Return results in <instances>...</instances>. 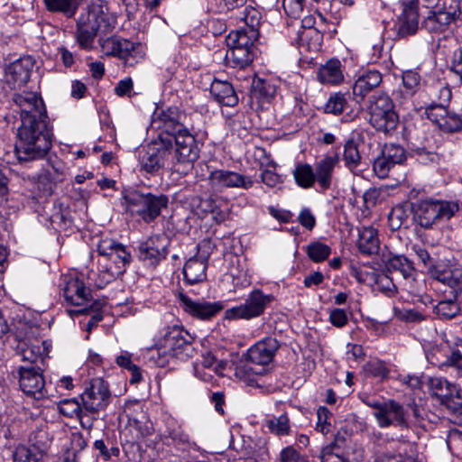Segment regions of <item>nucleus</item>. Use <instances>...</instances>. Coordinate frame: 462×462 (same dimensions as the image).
<instances>
[{
    "label": "nucleus",
    "instance_id": "1",
    "mask_svg": "<svg viewBox=\"0 0 462 462\" xmlns=\"http://www.w3.org/2000/svg\"><path fill=\"white\" fill-rule=\"evenodd\" d=\"M20 108L21 125L17 129L15 153L20 162L44 158L52 146V130L40 93L26 88L13 97Z\"/></svg>",
    "mask_w": 462,
    "mask_h": 462
},
{
    "label": "nucleus",
    "instance_id": "2",
    "mask_svg": "<svg viewBox=\"0 0 462 462\" xmlns=\"http://www.w3.org/2000/svg\"><path fill=\"white\" fill-rule=\"evenodd\" d=\"M193 337L179 326L168 328L149 351V360L159 367H165L171 359L188 360L195 354Z\"/></svg>",
    "mask_w": 462,
    "mask_h": 462
},
{
    "label": "nucleus",
    "instance_id": "3",
    "mask_svg": "<svg viewBox=\"0 0 462 462\" xmlns=\"http://www.w3.org/2000/svg\"><path fill=\"white\" fill-rule=\"evenodd\" d=\"M126 210L132 215H138L145 223H151L157 218L163 208L168 205L165 195L141 193L132 191L124 196Z\"/></svg>",
    "mask_w": 462,
    "mask_h": 462
},
{
    "label": "nucleus",
    "instance_id": "4",
    "mask_svg": "<svg viewBox=\"0 0 462 462\" xmlns=\"http://www.w3.org/2000/svg\"><path fill=\"white\" fill-rule=\"evenodd\" d=\"M455 202L426 199L414 206V220L424 228H430L442 219H450L458 211Z\"/></svg>",
    "mask_w": 462,
    "mask_h": 462
},
{
    "label": "nucleus",
    "instance_id": "5",
    "mask_svg": "<svg viewBox=\"0 0 462 462\" xmlns=\"http://www.w3.org/2000/svg\"><path fill=\"white\" fill-rule=\"evenodd\" d=\"M367 109L369 122L377 131L387 134L397 128L399 116L388 96L383 93L371 96Z\"/></svg>",
    "mask_w": 462,
    "mask_h": 462
},
{
    "label": "nucleus",
    "instance_id": "6",
    "mask_svg": "<svg viewBox=\"0 0 462 462\" xmlns=\"http://www.w3.org/2000/svg\"><path fill=\"white\" fill-rule=\"evenodd\" d=\"M165 138L172 140L171 162L178 167L177 171L186 173L199 155L194 136L185 129L174 135H165Z\"/></svg>",
    "mask_w": 462,
    "mask_h": 462
},
{
    "label": "nucleus",
    "instance_id": "7",
    "mask_svg": "<svg viewBox=\"0 0 462 462\" xmlns=\"http://www.w3.org/2000/svg\"><path fill=\"white\" fill-rule=\"evenodd\" d=\"M105 21V12L99 4H91L77 21L76 40L79 47L91 50L101 23Z\"/></svg>",
    "mask_w": 462,
    "mask_h": 462
},
{
    "label": "nucleus",
    "instance_id": "8",
    "mask_svg": "<svg viewBox=\"0 0 462 462\" xmlns=\"http://www.w3.org/2000/svg\"><path fill=\"white\" fill-rule=\"evenodd\" d=\"M427 8H430L428 16L423 21V27L431 32H441L461 14L459 3L457 0H443L442 5L439 0H421Z\"/></svg>",
    "mask_w": 462,
    "mask_h": 462
},
{
    "label": "nucleus",
    "instance_id": "9",
    "mask_svg": "<svg viewBox=\"0 0 462 462\" xmlns=\"http://www.w3.org/2000/svg\"><path fill=\"white\" fill-rule=\"evenodd\" d=\"M172 140L160 135L156 140L143 147L139 152L141 168L148 173H154L171 162Z\"/></svg>",
    "mask_w": 462,
    "mask_h": 462
},
{
    "label": "nucleus",
    "instance_id": "10",
    "mask_svg": "<svg viewBox=\"0 0 462 462\" xmlns=\"http://www.w3.org/2000/svg\"><path fill=\"white\" fill-rule=\"evenodd\" d=\"M439 90V104H431L426 110L428 118L445 133H456L462 131V118L448 113L446 105L451 98V88H434Z\"/></svg>",
    "mask_w": 462,
    "mask_h": 462
},
{
    "label": "nucleus",
    "instance_id": "11",
    "mask_svg": "<svg viewBox=\"0 0 462 462\" xmlns=\"http://www.w3.org/2000/svg\"><path fill=\"white\" fill-rule=\"evenodd\" d=\"M111 398L108 383L100 377L90 380L80 394L84 409L90 416H95L96 420L99 412L105 411L109 405Z\"/></svg>",
    "mask_w": 462,
    "mask_h": 462
},
{
    "label": "nucleus",
    "instance_id": "12",
    "mask_svg": "<svg viewBox=\"0 0 462 462\" xmlns=\"http://www.w3.org/2000/svg\"><path fill=\"white\" fill-rule=\"evenodd\" d=\"M273 300V295L265 294L259 289L253 290L243 304L226 310L225 318L249 320L260 317Z\"/></svg>",
    "mask_w": 462,
    "mask_h": 462
},
{
    "label": "nucleus",
    "instance_id": "13",
    "mask_svg": "<svg viewBox=\"0 0 462 462\" xmlns=\"http://www.w3.org/2000/svg\"><path fill=\"white\" fill-rule=\"evenodd\" d=\"M97 252L100 256L98 260L104 264H110L112 270H116L122 274L126 266L130 263L131 255L124 245L111 238H106L99 242Z\"/></svg>",
    "mask_w": 462,
    "mask_h": 462
},
{
    "label": "nucleus",
    "instance_id": "14",
    "mask_svg": "<svg viewBox=\"0 0 462 462\" xmlns=\"http://www.w3.org/2000/svg\"><path fill=\"white\" fill-rule=\"evenodd\" d=\"M19 386L24 394L36 400L48 396L42 370L35 365H22L18 370Z\"/></svg>",
    "mask_w": 462,
    "mask_h": 462
},
{
    "label": "nucleus",
    "instance_id": "15",
    "mask_svg": "<svg viewBox=\"0 0 462 462\" xmlns=\"http://www.w3.org/2000/svg\"><path fill=\"white\" fill-rule=\"evenodd\" d=\"M169 245V238L165 235L151 236L140 244L138 256L141 261L156 265L166 258Z\"/></svg>",
    "mask_w": 462,
    "mask_h": 462
},
{
    "label": "nucleus",
    "instance_id": "16",
    "mask_svg": "<svg viewBox=\"0 0 462 462\" xmlns=\"http://www.w3.org/2000/svg\"><path fill=\"white\" fill-rule=\"evenodd\" d=\"M35 63L34 58L30 55L20 57L11 62L5 69V82L18 87L24 86L30 79Z\"/></svg>",
    "mask_w": 462,
    "mask_h": 462
},
{
    "label": "nucleus",
    "instance_id": "17",
    "mask_svg": "<svg viewBox=\"0 0 462 462\" xmlns=\"http://www.w3.org/2000/svg\"><path fill=\"white\" fill-rule=\"evenodd\" d=\"M179 300L180 307L187 314L200 320L210 319L223 309V305L219 301L193 300L183 293L179 294Z\"/></svg>",
    "mask_w": 462,
    "mask_h": 462
},
{
    "label": "nucleus",
    "instance_id": "18",
    "mask_svg": "<svg viewBox=\"0 0 462 462\" xmlns=\"http://www.w3.org/2000/svg\"><path fill=\"white\" fill-rule=\"evenodd\" d=\"M208 180L210 185L214 188H241L248 189L254 185V180L251 177L226 170L211 171Z\"/></svg>",
    "mask_w": 462,
    "mask_h": 462
},
{
    "label": "nucleus",
    "instance_id": "19",
    "mask_svg": "<svg viewBox=\"0 0 462 462\" xmlns=\"http://www.w3.org/2000/svg\"><path fill=\"white\" fill-rule=\"evenodd\" d=\"M429 387L431 393L439 398L454 412L462 413V402L454 401L453 394L457 393V386L441 377H432L429 380Z\"/></svg>",
    "mask_w": 462,
    "mask_h": 462
},
{
    "label": "nucleus",
    "instance_id": "20",
    "mask_svg": "<svg viewBox=\"0 0 462 462\" xmlns=\"http://www.w3.org/2000/svg\"><path fill=\"white\" fill-rule=\"evenodd\" d=\"M182 114L177 107H169L166 110H156L152 118V125L155 128H162L166 135H174L185 130L180 120Z\"/></svg>",
    "mask_w": 462,
    "mask_h": 462
},
{
    "label": "nucleus",
    "instance_id": "21",
    "mask_svg": "<svg viewBox=\"0 0 462 462\" xmlns=\"http://www.w3.org/2000/svg\"><path fill=\"white\" fill-rule=\"evenodd\" d=\"M402 12L398 18L397 33L404 38L414 34L419 27L418 0H403Z\"/></svg>",
    "mask_w": 462,
    "mask_h": 462
},
{
    "label": "nucleus",
    "instance_id": "22",
    "mask_svg": "<svg viewBox=\"0 0 462 462\" xmlns=\"http://www.w3.org/2000/svg\"><path fill=\"white\" fill-rule=\"evenodd\" d=\"M66 177V167L59 162L44 169L37 177L36 186L43 195H51L54 187L62 182Z\"/></svg>",
    "mask_w": 462,
    "mask_h": 462
},
{
    "label": "nucleus",
    "instance_id": "23",
    "mask_svg": "<svg viewBox=\"0 0 462 462\" xmlns=\"http://www.w3.org/2000/svg\"><path fill=\"white\" fill-rule=\"evenodd\" d=\"M278 348L279 343L275 338L265 337L248 349V359L252 364L268 365L273 360Z\"/></svg>",
    "mask_w": 462,
    "mask_h": 462
},
{
    "label": "nucleus",
    "instance_id": "24",
    "mask_svg": "<svg viewBox=\"0 0 462 462\" xmlns=\"http://www.w3.org/2000/svg\"><path fill=\"white\" fill-rule=\"evenodd\" d=\"M65 300L72 305L80 306L90 300V291L78 277H66L62 286Z\"/></svg>",
    "mask_w": 462,
    "mask_h": 462
},
{
    "label": "nucleus",
    "instance_id": "25",
    "mask_svg": "<svg viewBox=\"0 0 462 462\" xmlns=\"http://www.w3.org/2000/svg\"><path fill=\"white\" fill-rule=\"evenodd\" d=\"M59 411L64 416L76 417L80 426L86 430H91L96 420L95 416H90L84 409L82 402L79 403L77 399H65L59 402Z\"/></svg>",
    "mask_w": 462,
    "mask_h": 462
},
{
    "label": "nucleus",
    "instance_id": "26",
    "mask_svg": "<svg viewBox=\"0 0 462 462\" xmlns=\"http://www.w3.org/2000/svg\"><path fill=\"white\" fill-rule=\"evenodd\" d=\"M376 422L380 428H387L391 425L408 426L403 407L393 400L386 401L382 416L379 417Z\"/></svg>",
    "mask_w": 462,
    "mask_h": 462
},
{
    "label": "nucleus",
    "instance_id": "27",
    "mask_svg": "<svg viewBox=\"0 0 462 462\" xmlns=\"http://www.w3.org/2000/svg\"><path fill=\"white\" fill-rule=\"evenodd\" d=\"M447 346L440 345L428 354V359L434 365L452 366L462 372V355L458 350L448 351Z\"/></svg>",
    "mask_w": 462,
    "mask_h": 462
},
{
    "label": "nucleus",
    "instance_id": "28",
    "mask_svg": "<svg viewBox=\"0 0 462 462\" xmlns=\"http://www.w3.org/2000/svg\"><path fill=\"white\" fill-rule=\"evenodd\" d=\"M356 247L358 251L365 255L377 254L380 248L377 229L371 226L361 227L358 231Z\"/></svg>",
    "mask_w": 462,
    "mask_h": 462
},
{
    "label": "nucleus",
    "instance_id": "29",
    "mask_svg": "<svg viewBox=\"0 0 462 462\" xmlns=\"http://www.w3.org/2000/svg\"><path fill=\"white\" fill-rule=\"evenodd\" d=\"M18 354L23 361H27L28 365H37L39 361L42 362L48 355V346L44 341L34 339L29 345L21 343L18 346Z\"/></svg>",
    "mask_w": 462,
    "mask_h": 462
},
{
    "label": "nucleus",
    "instance_id": "30",
    "mask_svg": "<svg viewBox=\"0 0 462 462\" xmlns=\"http://www.w3.org/2000/svg\"><path fill=\"white\" fill-rule=\"evenodd\" d=\"M207 269V257H191L185 263L183 275L188 283H199L206 280Z\"/></svg>",
    "mask_w": 462,
    "mask_h": 462
},
{
    "label": "nucleus",
    "instance_id": "31",
    "mask_svg": "<svg viewBox=\"0 0 462 462\" xmlns=\"http://www.w3.org/2000/svg\"><path fill=\"white\" fill-rule=\"evenodd\" d=\"M338 162L337 156H325L315 164L316 181L322 190H327L332 183L333 171Z\"/></svg>",
    "mask_w": 462,
    "mask_h": 462
},
{
    "label": "nucleus",
    "instance_id": "32",
    "mask_svg": "<svg viewBox=\"0 0 462 462\" xmlns=\"http://www.w3.org/2000/svg\"><path fill=\"white\" fill-rule=\"evenodd\" d=\"M258 31L255 28H245L231 32L226 39L227 47L243 48L253 51L254 42L258 38Z\"/></svg>",
    "mask_w": 462,
    "mask_h": 462
},
{
    "label": "nucleus",
    "instance_id": "33",
    "mask_svg": "<svg viewBox=\"0 0 462 462\" xmlns=\"http://www.w3.org/2000/svg\"><path fill=\"white\" fill-rule=\"evenodd\" d=\"M318 79L321 84L339 85L344 81L341 63L337 59L329 60L318 71Z\"/></svg>",
    "mask_w": 462,
    "mask_h": 462
},
{
    "label": "nucleus",
    "instance_id": "34",
    "mask_svg": "<svg viewBox=\"0 0 462 462\" xmlns=\"http://www.w3.org/2000/svg\"><path fill=\"white\" fill-rule=\"evenodd\" d=\"M120 274L116 270H112L110 264H104L98 261V272L90 271L87 274L88 285L98 289L104 288Z\"/></svg>",
    "mask_w": 462,
    "mask_h": 462
},
{
    "label": "nucleus",
    "instance_id": "35",
    "mask_svg": "<svg viewBox=\"0 0 462 462\" xmlns=\"http://www.w3.org/2000/svg\"><path fill=\"white\" fill-rule=\"evenodd\" d=\"M254 51L243 48L228 47L225 56L226 64L231 68L243 69L254 60Z\"/></svg>",
    "mask_w": 462,
    "mask_h": 462
},
{
    "label": "nucleus",
    "instance_id": "36",
    "mask_svg": "<svg viewBox=\"0 0 462 462\" xmlns=\"http://www.w3.org/2000/svg\"><path fill=\"white\" fill-rule=\"evenodd\" d=\"M46 9L51 13L62 14L72 18L84 0H43Z\"/></svg>",
    "mask_w": 462,
    "mask_h": 462
},
{
    "label": "nucleus",
    "instance_id": "37",
    "mask_svg": "<svg viewBox=\"0 0 462 462\" xmlns=\"http://www.w3.org/2000/svg\"><path fill=\"white\" fill-rule=\"evenodd\" d=\"M145 55V50L140 42H133L127 40L119 59L124 61L125 65L133 67L142 62Z\"/></svg>",
    "mask_w": 462,
    "mask_h": 462
},
{
    "label": "nucleus",
    "instance_id": "38",
    "mask_svg": "<svg viewBox=\"0 0 462 462\" xmlns=\"http://www.w3.org/2000/svg\"><path fill=\"white\" fill-rule=\"evenodd\" d=\"M296 184L302 189H310L316 182L314 169L308 163L298 164L292 172Z\"/></svg>",
    "mask_w": 462,
    "mask_h": 462
},
{
    "label": "nucleus",
    "instance_id": "39",
    "mask_svg": "<svg viewBox=\"0 0 462 462\" xmlns=\"http://www.w3.org/2000/svg\"><path fill=\"white\" fill-rule=\"evenodd\" d=\"M436 279L456 291H462V267L452 266L449 269L439 272Z\"/></svg>",
    "mask_w": 462,
    "mask_h": 462
},
{
    "label": "nucleus",
    "instance_id": "40",
    "mask_svg": "<svg viewBox=\"0 0 462 462\" xmlns=\"http://www.w3.org/2000/svg\"><path fill=\"white\" fill-rule=\"evenodd\" d=\"M387 268L390 272L400 273L404 279L411 278L415 272L411 262L402 255L391 257L387 262Z\"/></svg>",
    "mask_w": 462,
    "mask_h": 462
},
{
    "label": "nucleus",
    "instance_id": "41",
    "mask_svg": "<svg viewBox=\"0 0 462 462\" xmlns=\"http://www.w3.org/2000/svg\"><path fill=\"white\" fill-rule=\"evenodd\" d=\"M265 426L271 433L276 436H286L291 432V424L287 413L266 420Z\"/></svg>",
    "mask_w": 462,
    "mask_h": 462
},
{
    "label": "nucleus",
    "instance_id": "42",
    "mask_svg": "<svg viewBox=\"0 0 462 462\" xmlns=\"http://www.w3.org/2000/svg\"><path fill=\"white\" fill-rule=\"evenodd\" d=\"M210 93L215 100L223 106H234L239 101L235 88H210Z\"/></svg>",
    "mask_w": 462,
    "mask_h": 462
},
{
    "label": "nucleus",
    "instance_id": "43",
    "mask_svg": "<svg viewBox=\"0 0 462 462\" xmlns=\"http://www.w3.org/2000/svg\"><path fill=\"white\" fill-rule=\"evenodd\" d=\"M126 41V39L116 36L106 38L100 44L101 50L105 55L115 56L119 59Z\"/></svg>",
    "mask_w": 462,
    "mask_h": 462
},
{
    "label": "nucleus",
    "instance_id": "44",
    "mask_svg": "<svg viewBox=\"0 0 462 462\" xmlns=\"http://www.w3.org/2000/svg\"><path fill=\"white\" fill-rule=\"evenodd\" d=\"M331 249L321 242H313L307 246L308 256L316 263L325 261L330 254Z\"/></svg>",
    "mask_w": 462,
    "mask_h": 462
},
{
    "label": "nucleus",
    "instance_id": "45",
    "mask_svg": "<svg viewBox=\"0 0 462 462\" xmlns=\"http://www.w3.org/2000/svg\"><path fill=\"white\" fill-rule=\"evenodd\" d=\"M365 374L369 376L384 380L389 375V369L385 362L374 359L366 363L364 366Z\"/></svg>",
    "mask_w": 462,
    "mask_h": 462
},
{
    "label": "nucleus",
    "instance_id": "46",
    "mask_svg": "<svg viewBox=\"0 0 462 462\" xmlns=\"http://www.w3.org/2000/svg\"><path fill=\"white\" fill-rule=\"evenodd\" d=\"M344 160L346 166L350 170L356 168L360 162L361 156L353 140H348L344 146Z\"/></svg>",
    "mask_w": 462,
    "mask_h": 462
},
{
    "label": "nucleus",
    "instance_id": "47",
    "mask_svg": "<svg viewBox=\"0 0 462 462\" xmlns=\"http://www.w3.org/2000/svg\"><path fill=\"white\" fill-rule=\"evenodd\" d=\"M434 309L437 315L448 319L454 318L460 310L457 302L452 300H441Z\"/></svg>",
    "mask_w": 462,
    "mask_h": 462
},
{
    "label": "nucleus",
    "instance_id": "48",
    "mask_svg": "<svg viewBox=\"0 0 462 462\" xmlns=\"http://www.w3.org/2000/svg\"><path fill=\"white\" fill-rule=\"evenodd\" d=\"M382 154L390 161L393 166L402 163L406 159L404 149L394 143L385 144Z\"/></svg>",
    "mask_w": 462,
    "mask_h": 462
},
{
    "label": "nucleus",
    "instance_id": "49",
    "mask_svg": "<svg viewBox=\"0 0 462 462\" xmlns=\"http://www.w3.org/2000/svg\"><path fill=\"white\" fill-rule=\"evenodd\" d=\"M381 82V73L377 70H370L359 76L354 87H379Z\"/></svg>",
    "mask_w": 462,
    "mask_h": 462
},
{
    "label": "nucleus",
    "instance_id": "50",
    "mask_svg": "<svg viewBox=\"0 0 462 462\" xmlns=\"http://www.w3.org/2000/svg\"><path fill=\"white\" fill-rule=\"evenodd\" d=\"M394 316L405 322H419L425 319L424 315L414 309L393 308Z\"/></svg>",
    "mask_w": 462,
    "mask_h": 462
},
{
    "label": "nucleus",
    "instance_id": "51",
    "mask_svg": "<svg viewBox=\"0 0 462 462\" xmlns=\"http://www.w3.org/2000/svg\"><path fill=\"white\" fill-rule=\"evenodd\" d=\"M200 367L220 374L224 370L226 364L222 361H217L211 353H207L203 356L200 363H197Z\"/></svg>",
    "mask_w": 462,
    "mask_h": 462
},
{
    "label": "nucleus",
    "instance_id": "52",
    "mask_svg": "<svg viewBox=\"0 0 462 462\" xmlns=\"http://www.w3.org/2000/svg\"><path fill=\"white\" fill-rule=\"evenodd\" d=\"M282 8L285 14L293 18H300L304 7L305 0H282Z\"/></svg>",
    "mask_w": 462,
    "mask_h": 462
},
{
    "label": "nucleus",
    "instance_id": "53",
    "mask_svg": "<svg viewBox=\"0 0 462 462\" xmlns=\"http://www.w3.org/2000/svg\"><path fill=\"white\" fill-rule=\"evenodd\" d=\"M318 420L316 430L322 434H328L331 430V423L328 421L330 412L326 407H319L317 411Z\"/></svg>",
    "mask_w": 462,
    "mask_h": 462
},
{
    "label": "nucleus",
    "instance_id": "54",
    "mask_svg": "<svg viewBox=\"0 0 462 462\" xmlns=\"http://www.w3.org/2000/svg\"><path fill=\"white\" fill-rule=\"evenodd\" d=\"M230 213V207L226 200H224L222 199H218V202L217 203V207L213 208V210L211 211L212 218L217 223H222L226 219L228 218Z\"/></svg>",
    "mask_w": 462,
    "mask_h": 462
},
{
    "label": "nucleus",
    "instance_id": "55",
    "mask_svg": "<svg viewBox=\"0 0 462 462\" xmlns=\"http://www.w3.org/2000/svg\"><path fill=\"white\" fill-rule=\"evenodd\" d=\"M263 372V368L260 371H253V367L250 364H245L244 365L237 366L236 369V376L240 380L247 383H253L254 382V376L257 374H262Z\"/></svg>",
    "mask_w": 462,
    "mask_h": 462
},
{
    "label": "nucleus",
    "instance_id": "56",
    "mask_svg": "<svg viewBox=\"0 0 462 462\" xmlns=\"http://www.w3.org/2000/svg\"><path fill=\"white\" fill-rule=\"evenodd\" d=\"M393 167V164L388 161L382 153L374 162V171L381 179H384L388 176L390 170Z\"/></svg>",
    "mask_w": 462,
    "mask_h": 462
},
{
    "label": "nucleus",
    "instance_id": "57",
    "mask_svg": "<svg viewBox=\"0 0 462 462\" xmlns=\"http://www.w3.org/2000/svg\"><path fill=\"white\" fill-rule=\"evenodd\" d=\"M346 105L345 97L337 93L334 96L330 97L327 105H326V112L332 114H340L343 112Z\"/></svg>",
    "mask_w": 462,
    "mask_h": 462
},
{
    "label": "nucleus",
    "instance_id": "58",
    "mask_svg": "<svg viewBox=\"0 0 462 462\" xmlns=\"http://www.w3.org/2000/svg\"><path fill=\"white\" fill-rule=\"evenodd\" d=\"M14 462H41L32 451L24 447L16 448L13 455Z\"/></svg>",
    "mask_w": 462,
    "mask_h": 462
},
{
    "label": "nucleus",
    "instance_id": "59",
    "mask_svg": "<svg viewBox=\"0 0 462 462\" xmlns=\"http://www.w3.org/2000/svg\"><path fill=\"white\" fill-rule=\"evenodd\" d=\"M329 322L337 328L345 327L348 322L346 312L342 309H334L330 310Z\"/></svg>",
    "mask_w": 462,
    "mask_h": 462
},
{
    "label": "nucleus",
    "instance_id": "60",
    "mask_svg": "<svg viewBox=\"0 0 462 462\" xmlns=\"http://www.w3.org/2000/svg\"><path fill=\"white\" fill-rule=\"evenodd\" d=\"M261 180L270 188H275L282 182L281 176L272 170L263 171L261 173Z\"/></svg>",
    "mask_w": 462,
    "mask_h": 462
},
{
    "label": "nucleus",
    "instance_id": "61",
    "mask_svg": "<svg viewBox=\"0 0 462 462\" xmlns=\"http://www.w3.org/2000/svg\"><path fill=\"white\" fill-rule=\"evenodd\" d=\"M407 216L402 208H393L389 214L390 226L393 229H398L406 220Z\"/></svg>",
    "mask_w": 462,
    "mask_h": 462
},
{
    "label": "nucleus",
    "instance_id": "62",
    "mask_svg": "<svg viewBox=\"0 0 462 462\" xmlns=\"http://www.w3.org/2000/svg\"><path fill=\"white\" fill-rule=\"evenodd\" d=\"M334 445L325 447L320 454L321 462H348L345 457L333 452Z\"/></svg>",
    "mask_w": 462,
    "mask_h": 462
},
{
    "label": "nucleus",
    "instance_id": "63",
    "mask_svg": "<svg viewBox=\"0 0 462 462\" xmlns=\"http://www.w3.org/2000/svg\"><path fill=\"white\" fill-rule=\"evenodd\" d=\"M298 220L302 226L309 230H312L316 225V218L309 208H303L300 211Z\"/></svg>",
    "mask_w": 462,
    "mask_h": 462
},
{
    "label": "nucleus",
    "instance_id": "64",
    "mask_svg": "<svg viewBox=\"0 0 462 462\" xmlns=\"http://www.w3.org/2000/svg\"><path fill=\"white\" fill-rule=\"evenodd\" d=\"M281 462H307L300 458V455L292 447H287L281 452Z\"/></svg>",
    "mask_w": 462,
    "mask_h": 462
}]
</instances>
